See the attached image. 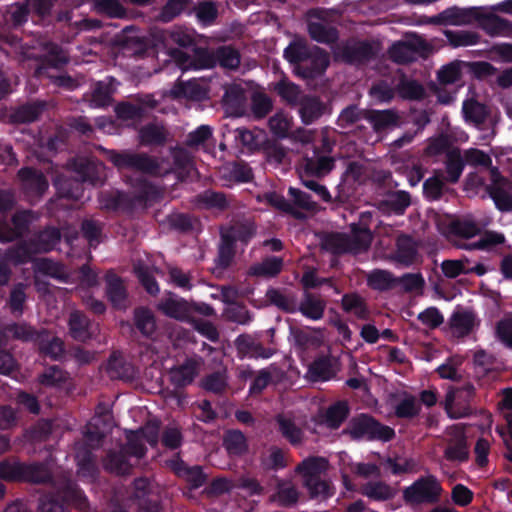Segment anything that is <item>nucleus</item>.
<instances>
[{"label":"nucleus","mask_w":512,"mask_h":512,"mask_svg":"<svg viewBox=\"0 0 512 512\" xmlns=\"http://www.w3.org/2000/svg\"><path fill=\"white\" fill-rule=\"evenodd\" d=\"M109 159L118 168H131L153 175H162L168 172V170L162 171L159 164L145 154L111 151Z\"/></svg>","instance_id":"9"},{"label":"nucleus","mask_w":512,"mask_h":512,"mask_svg":"<svg viewBox=\"0 0 512 512\" xmlns=\"http://www.w3.org/2000/svg\"><path fill=\"white\" fill-rule=\"evenodd\" d=\"M134 272L149 294L155 295L159 292V286L154 279L153 270L150 267L138 262L134 264Z\"/></svg>","instance_id":"52"},{"label":"nucleus","mask_w":512,"mask_h":512,"mask_svg":"<svg viewBox=\"0 0 512 512\" xmlns=\"http://www.w3.org/2000/svg\"><path fill=\"white\" fill-rule=\"evenodd\" d=\"M479 27L491 37H511L512 22L494 12L476 15Z\"/></svg>","instance_id":"13"},{"label":"nucleus","mask_w":512,"mask_h":512,"mask_svg":"<svg viewBox=\"0 0 512 512\" xmlns=\"http://www.w3.org/2000/svg\"><path fill=\"white\" fill-rule=\"evenodd\" d=\"M337 369L333 362L327 357H321L316 359L309 366L307 377L309 380L327 381L336 375Z\"/></svg>","instance_id":"23"},{"label":"nucleus","mask_w":512,"mask_h":512,"mask_svg":"<svg viewBox=\"0 0 512 512\" xmlns=\"http://www.w3.org/2000/svg\"><path fill=\"white\" fill-rule=\"evenodd\" d=\"M106 294L112 305L117 309H126L129 306L128 294L123 280L113 271L105 275Z\"/></svg>","instance_id":"14"},{"label":"nucleus","mask_w":512,"mask_h":512,"mask_svg":"<svg viewBox=\"0 0 512 512\" xmlns=\"http://www.w3.org/2000/svg\"><path fill=\"white\" fill-rule=\"evenodd\" d=\"M430 52L431 45L422 37L413 35L405 41L393 44L389 49V57L395 63L407 64L418 57H426Z\"/></svg>","instance_id":"7"},{"label":"nucleus","mask_w":512,"mask_h":512,"mask_svg":"<svg viewBox=\"0 0 512 512\" xmlns=\"http://www.w3.org/2000/svg\"><path fill=\"white\" fill-rule=\"evenodd\" d=\"M73 167L81 181H90L92 183H96L100 180L97 174L103 169L102 164H96L86 159H78L73 164Z\"/></svg>","instance_id":"37"},{"label":"nucleus","mask_w":512,"mask_h":512,"mask_svg":"<svg viewBox=\"0 0 512 512\" xmlns=\"http://www.w3.org/2000/svg\"><path fill=\"white\" fill-rule=\"evenodd\" d=\"M361 493L375 500H388L394 496V490L384 482H369L361 488Z\"/></svg>","instance_id":"47"},{"label":"nucleus","mask_w":512,"mask_h":512,"mask_svg":"<svg viewBox=\"0 0 512 512\" xmlns=\"http://www.w3.org/2000/svg\"><path fill=\"white\" fill-rule=\"evenodd\" d=\"M449 436L445 449V458L449 461H465L468 459L466 436L460 425H454L447 430Z\"/></svg>","instance_id":"12"},{"label":"nucleus","mask_w":512,"mask_h":512,"mask_svg":"<svg viewBox=\"0 0 512 512\" xmlns=\"http://www.w3.org/2000/svg\"><path fill=\"white\" fill-rule=\"evenodd\" d=\"M491 184L487 190L496 206L502 211L512 210V182L503 178L496 168L489 169Z\"/></svg>","instance_id":"11"},{"label":"nucleus","mask_w":512,"mask_h":512,"mask_svg":"<svg viewBox=\"0 0 512 512\" xmlns=\"http://www.w3.org/2000/svg\"><path fill=\"white\" fill-rule=\"evenodd\" d=\"M300 106V115L305 124L312 123L323 114L324 106L317 98L304 97Z\"/></svg>","instance_id":"35"},{"label":"nucleus","mask_w":512,"mask_h":512,"mask_svg":"<svg viewBox=\"0 0 512 512\" xmlns=\"http://www.w3.org/2000/svg\"><path fill=\"white\" fill-rule=\"evenodd\" d=\"M334 158L329 156H317L304 160V172L307 175L323 177L334 168Z\"/></svg>","instance_id":"28"},{"label":"nucleus","mask_w":512,"mask_h":512,"mask_svg":"<svg viewBox=\"0 0 512 512\" xmlns=\"http://www.w3.org/2000/svg\"><path fill=\"white\" fill-rule=\"evenodd\" d=\"M166 130L162 126L148 125L140 131V141L142 144H162L166 140Z\"/></svg>","instance_id":"57"},{"label":"nucleus","mask_w":512,"mask_h":512,"mask_svg":"<svg viewBox=\"0 0 512 512\" xmlns=\"http://www.w3.org/2000/svg\"><path fill=\"white\" fill-rule=\"evenodd\" d=\"M474 18L476 16L473 10L452 7L429 18L425 23L464 26L471 24Z\"/></svg>","instance_id":"15"},{"label":"nucleus","mask_w":512,"mask_h":512,"mask_svg":"<svg viewBox=\"0 0 512 512\" xmlns=\"http://www.w3.org/2000/svg\"><path fill=\"white\" fill-rule=\"evenodd\" d=\"M224 446L231 455H242L248 449L245 436L242 432L237 430L226 433L224 437Z\"/></svg>","instance_id":"48"},{"label":"nucleus","mask_w":512,"mask_h":512,"mask_svg":"<svg viewBox=\"0 0 512 512\" xmlns=\"http://www.w3.org/2000/svg\"><path fill=\"white\" fill-rule=\"evenodd\" d=\"M275 90L285 102L292 106L300 104L304 98L299 87L287 80L277 83Z\"/></svg>","instance_id":"41"},{"label":"nucleus","mask_w":512,"mask_h":512,"mask_svg":"<svg viewBox=\"0 0 512 512\" xmlns=\"http://www.w3.org/2000/svg\"><path fill=\"white\" fill-rule=\"evenodd\" d=\"M136 327L143 335L151 336L156 330V322L152 312L146 308H137L134 311Z\"/></svg>","instance_id":"46"},{"label":"nucleus","mask_w":512,"mask_h":512,"mask_svg":"<svg viewBox=\"0 0 512 512\" xmlns=\"http://www.w3.org/2000/svg\"><path fill=\"white\" fill-rule=\"evenodd\" d=\"M309 34L317 42L331 43L337 39V31L322 22L309 23Z\"/></svg>","instance_id":"49"},{"label":"nucleus","mask_w":512,"mask_h":512,"mask_svg":"<svg viewBox=\"0 0 512 512\" xmlns=\"http://www.w3.org/2000/svg\"><path fill=\"white\" fill-rule=\"evenodd\" d=\"M50 478V473L46 466L42 464H25L23 481L42 483Z\"/></svg>","instance_id":"62"},{"label":"nucleus","mask_w":512,"mask_h":512,"mask_svg":"<svg viewBox=\"0 0 512 512\" xmlns=\"http://www.w3.org/2000/svg\"><path fill=\"white\" fill-rule=\"evenodd\" d=\"M36 217L30 211L18 212L13 216L12 223L13 228H9L0 223V240L11 241L14 238L20 236L27 228L28 225Z\"/></svg>","instance_id":"19"},{"label":"nucleus","mask_w":512,"mask_h":512,"mask_svg":"<svg viewBox=\"0 0 512 512\" xmlns=\"http://www.w3.org/2000/svg\"><path fill=\"white\" fill-rule=\"evenodd\" d=\"M18 175L25 193L31 200L41 196L48 188L47 180L37 171L24 168L19 171Z\"/></svg>","instance_id":"16"},{"label":"nucleus","mask_w":512,"mask_h":512,"mask_svg":"<svg viewBox=\"0 0 512 512\" xmlns=\"http://www.w3.org/2000/svg\"><path fill=\"white\" fill-rule=\"evenodd\" d=\"M366 280L370 288L379 291L392 289L398 284V278L392 272L384 269L372 270L367 274Z\"/></svg>","instance_id":"24"},{"label":"nucleus","mask_w":512,"mask_h":512,"mask_svg":"<svg viewBox=\"0 0 512 512\" xmlns=\"http://www.w3.org/2000/svg\"><path fill=\"white\" fill-rule=\"evenodd\" d=\"M372 54V47L364 42L349 45L344 48V59L348 62L362 61Z\"/></svg>","instance_id":"60"},{"label":"nucleus","mask_w":512,"mask_h":512,"mask_svg":"<svg viewBox=\"0 0 512 512\" xmlns=\"http://www.w3.org/2000/svg\"><path fill=\"white\" fill-rule=\"evenodd\" d=\"M478 325L476 315L471 311H457L450 319V329L457 337L470 334Z\"/></svg>","instance_id":"20"},{"label":"nucleus","mask_w":512,"mask_h":512,"mask_svg":"<svg viewBox=\"0 0 512 512\" xmlns=\"http://www.w3.org/2000/svg\"><path fill=\"white\" fill-rule=\"evenodd\" d=\"M378 237L375 250L382 259L404 267L420 261L418 244L411 236L401 233L391 225L382 224Z\"/></svg>","instance_id":"1"},{"label":"nucleus","mask_w":512,"mask_h":512,"mask_svg":"<svg viewBox=\"0 0 512 512\" xmlns=\"http://www.w3.org/2000/svg\"><path fill=\"white\" fill-rule=\"evenodd\" d=\"M176 97H185L192 100L202 99L206 92L202 85L196 80L179 82L173 89Z\"/></svg>","instance_id":"45"},{"label":"nucleus","mask_w":512,"mask_h":512,"mask_svg":"<svg viewBox=\"0 0 512 512\" xmlns=\"http://www.w3.org/2000/svg\"><path fill=\"white\" fill-rule=\"evenodd\" d=\"M452 145V138L448 135L441 134L435 138H431L428 141V145L425 149V154L428 156H437L444 152L450 151Z\"/></svg>","instance_id":"64"},{"label":"nucleus","mask_w":512,"mask_h":512,"mask_svg":"<svg viewBox=\"0 0 512 512\" xmlns=\"http://www.w3.org/2000/svg\"><path fill=\"white\" fill-rule=\"evenodd\" d=\"M61 233L56 228H49L42 231L36 243L22 244L14 249L8 250L5 260L14 264L25 263L32 259V256L40 252H48L60 241Z\"/></svg>","instance_id":"4"},{"label":"nucleus","mask_w":512,"mask_h":512,"mask_svg":"<svg viewBox=\"0 0 512 512\" xmlns=\"http://www.w3.org/2000/svg\"><path fill=\"white\" fill-rule=\"evenodd\" d=\"M270 131L279 138H285L289 136V132L293 126V118L283 112L278 111L268 121Z\"/></svg>","instance_id":"34"},{"label":"nucleus","mask_w":512,"mask_h":512,"mask_svg":"<svg viewBox=\"0 0 512 512\" xmlns=\"http://www.w3.org/2000/svg\"><path fill=\"white\" fill-rule=\"evenodd\" d=\"M462 110L466 121L476 125L482 124L488 115L486 107L473 99L464 101Z\"/></svg>","instance_id":"44"},{"label":"nucleus","mask_w":512,"mask_h":512,"mask_svg":"<svg viewBox=\"0 0 512 512\" xmlns=\"http://www.w3.org/2000/svg\"><path fill=\"white\" fill-rule=\"evenodd\" d=\"M60 497L66 502L73 504L79 510H85L88 506L86 497L72 482L66 483L60 492Z\"/></svg>","instance_id":"54"},{"label":"nucleus","mask_w":512,"mask_h":512,"mask_svg":"<svg viewBox=\"0 0 512 512\" xmlns=\"http://www.w3.org/2000/svg\"><path fill=\"white\" fill-rule=\"evenodd\" d=\"M200 359H188L182 365L171 370V380L178 386L190 384L200 371Z\"/></svg>","instance_id":"21"},{"label":"nucleus","mask_w":512,"mask_h":512,"mask_svg":"<svg viewBox=\"0 0 512 512\" xmlns=\"http://www.w3.org/2000/svg\"><path fill=\"white\" fill-rule=\"evenodd\" d=\"M371 213H363L358 224H351V235L343 233L328 234L323 238L322 247L333 254L361 253L367 251L372 243L369 228Z\"/></svg>","instance_id":"2"},{"label":"nucleus","mask_w":512,"mask_h":512,"mask_svg":"<svg viewBox=\"0 0 512 512\" xmlns=\"http://www.w3.org/2000/svg\"><path fill=\"white\" fill-rule=\"evenodd\" d=\"M214 58L221 67L232 70L237 69L241 61L239 52L230 46L218 48L214 52Z\"/></svg>","instance_id":"40"},{"label":"nucleus","mask_w":512,"mask_h":512,"mask_svg":"<svg viewBox=\"0 0 512 512\" xmlns=\"http://www.w3.org/2000/svg\"><path fill=\"white\" fill-rule=\"evenodd\" d=\"M107 370L111 378L130 379L133 377L132 366L125 363L121 356H111L107 364Z\"/></svg>","instance_id":"50"},{"label":"nucleus","mask_w":512,"mask_h":512,"mask_svg":"<svg viewBox=\"0 0 512 512\" xmlns=\"http://www.w3.org/2000/svg\"><path fill=\"white\" fill-rule=\"evenodd\" d=\"M327 470L328 461L323 457H308L295 468L310 497L319 499H327L334 493L330 482L322 478Z\"/></svg>","instance_id":"3"},{"label":"nucleus","mask_w":512,"mask_h":512,"mask_svg":"<svg viewBox=\"0 0 512 512\" xmlns=\"http://www.w3.org/2000/svg\"><path fill=\"white\" fill-rule=\"evenodd\" d=\"M288 193L291 197L290 203L294 205V208L297 209L298 212H312L316 209V203L311 199L309 194L293 187L289 188Z\"/></svg>","instance_id":"56"},{"label":"nucleus","mask_w":512,"mask_h":512,"mask_svg":"<svg viewBox=\"0 0 512 512\" xmlns=\"http://www.w3.org/2000/svg\"><path fill=\"white\" fill-rule=\"evenodd\" d=\"M160 431V422L158 420H149L142 428L137 431H131L127 434L129 452L137 459L145 455L146 449L142 439L155 446L158 442Z\"/></svg>","instance_id":"10"},{"label":"nucleus","mask_w":512,"mask_h":512,"mask_svg":"<svg viewBox=\"0 0 512 512\" xmlns=\"http://www.w3.org/2000/svg\"><path fill=\"white\" fill-rule=\"evenodd\" d=\"M442 486L433 475L419 478L403 492V498L410 504H433L439 501L442 494Z\"/></svg>","instance_id":"6"},{"label":"nucleus","mask_w":512,"mask_h":512,"mask_svg":"<svg viewBox=\"0 0 512 512\" xmlns=\"http://www.w3.org/2000/svg\"><path fill=\"white\" fill-rule=\"evenodd\" d=\"M421 410V405L416 396L411 394L402 395L395 405V414L399 418H414Z\"/></svg>","instance_id":"33"},{"label":"nucleus","mask_w":512,"mask_h":512,"mask_svg":"<svg viewBox=\"0 0 512 512\" xmlns=\"http://www.w3.org/2000/svg\"><path fill=\"white\" fill-rule=\"evenodd\" d=\"M504 241H505V238L502 234L497 233V232H486L476 242H473L469 245H462V244L456 243V245L459 248L468 249V250H473V249L483 250V249L491 248L498 244H502Z\"/></svg>","instance_id":"55"},{"label":"nucleus","mask_w":512,"mask_h":512,"mask_svg":"<svg viewBox=\"0 0 512 512\" xmlns=\"http://www.w3.org/2000/svg\"><path fill=\"white\" fill-rule=\"evenodd\" d=\"M468 264L469 259L466 257L457 260H444L441 263V270L445 277L453 279L461 274H468Z\"/></svg>","instance_id":"58"},{"label":"nucleus","mask_w":512,"mask_h":512,"mask_svg":"<svg viewBox=\"0 0 512 512\" xmlns=\"http://www.w3.org/2000/svg\"><path fill=\"white\" fill-rule=\"evenodd\" d=\"M475 389L472 385L450 387L445 395L443 407L449 417L459 419L471 413V401Z\"/></svg>","instance_id":"8"},{"label":"nucleus","mask_w":512,"mask_h":512,"mask_svg":"<svg viewBox=\"0 0 512 512\" xmlns=\"http://www.w3.org/2000/svg\"><path fill=\"white\" fill-rule=\"evenodd\" d=\"M0 333L6 339L13 338L23 341L36 340L42 336L41 333L36 332L32 327L26 324L6 326Z\"/></svg>","instance_id":"36"},{"label":"nucleus","mask_w":512,"mask_h":512,"mask_svg":"<svg viewBox=\"0 0 512 512\" xmlns=\"http://www.w3.org/2000/svg\"><path fill=\"white\" fill-rule=\"evenodd\" d=\"M254 234L250 225L236 224L226 233L222 234L223 240L229 245L233 241L247 242Z\"/></svg>","instance_id":"61"},{"label":"nucleus","mask_w":512,"mask_h":512,"mask_svg":"<svg viewBox=\"0 0 512 512\" xmlns=\"http://www.w3.org/2000/svg\"><path fill=\"white\" fill-rule=\"evenodd\" d=\"M127 455L133 456L129 452L128 444L126 445V448L120 452L108 454L104 464L105 468L116 474L128 473L132 465L127 461Z\"/></svg>","instance_id":"32"},{"label":"nucleus","mask_w":512,"mask_h":512,"mask_svg":"<svg viewBox=\"0 0 512 512\" xmlns=\"http://www.w3.org/2000/svg\"><path fill=\"white\" fill-rule=\"evenodd\" d=\"M349 414V407L345 401H338L329 406L324 414V423L331 429H337Z\"/></svg>","instance_id":"29"},{"label":"nucleus","mask_w":512,"mask_h":512,"mask_svg":"<svg viewBox=\"0 0 512 512\" xmlns=\"http://www.w3.org/2000/svg\"><path fill=\"white\" fill-rule=\"evenodd\" d=\"M325 302L320 298L307 294L300 304V311L308 318L318 320L323 317Z\"/></svg>","instance_id":"43"},{"label":"nucleus","mask_w":512,"mask_h":512,"mask_svg":"<svg viewBox=\"0 0 512 512\" xmlns=\"http://www.w3.org/2000/svg\"><path fill=\"white\" fill-rule=\"evenodd\" d=\"M446 171L450 182L455 183L458 181L463 171V161L459 149H451L448 151Z\"/></svg>","instance_id":"51"},{"label":"nucleus","mask_w":512,"mask_h":512,"mask_svg":"<svg viewBox=\"0 0 512 512\" xmlns=\"http://www.w3.org/2000/svg\"><path fill=\"white\" fill-rule=\"evenodd\" d=\"M344 433L349 434L353 439H369L389 441L395 436V432L389 426L377 422L372 417L362 414L353 418Z\"/></svg>","instance_id":"5"},{"label":"nucleus","mask_w":512,"mask_h":512,"mask_svg":"<svg viewBox=\"0 0 512 512\" xmlns=\"http://www.w3.org/2000/svg\"><path fill=\"white\" fill-rule=\"evenodd\" d=\"M168 465L178 477L183 478L192 488H198L206 481V476L199 466L189 467L179 458L170 460Z\"/></svg>","instance_id":"17"},{"label":"nucleus","mask_w":512,"mask_h":512,"mask_svg":"<svg viewBox=\"0 0 512 512\" xmlns=\"http://www.w3.org/2000/svg\"><path fill=\"white\" fill-rule=\"evenodd\" d=\"M299 492L296 486L288 480H278L276 492L272 495L271 500L282 506H291L298 502Z\"/></svg>","instance_id":"25"},{"label":"nucleus","mask_w":512,"mask_h":512,"mask_svg":"<svg viewBox=\"0 0 512 512\" xmlns=\"http://www.w3.org/2000/svg\"><path fill=\"white\" fill-rule=\"evenodd\" d=\"M283 266L282 259L279 257H269L261 263L255 264L250 268V274L263 277H273L277 275Z\"/></svg>","instance_id":"42"},{"label":"nucleus","mask_w":512,"mask_h":512,"mask_svg":"<svg viewBox=\"0 0 512 512\" xmlns=\"http://www.w3.org/2000/svg\"><path fill=\"white\" fill-rule=\"evenodd\" d=\"M496 337L508 348L512 349V315L507 314L495 325Z\"/></svg>","instance_id":"63"},{"label":"nucleus","mask_w":512,"mask_h":512,"mask_svg":"<svg viewBox=\"0 0 512 512\" xmlns=\"http://www.w3.org/2000/svg\"><path fill=\"white\" fill-rule=\"evenodd\" d=\"M480 233L479 225L470 219L452 220L448 225L447 236L460 238H473Z\"/></svg>","instance_id":"27"},{"label":"nucleus","mask_w":512,"mask_h":512,"mask_svg":"<svg viewBox=\"0 0 512 512\" xmlns=\"http://www.w3.org/2000/svg\"><path fill=\"white\" fill-rule=\"evenodd\" d=\"M25 464L16 460L0 462V478L6 481H23Z\"/></svg>","instance_id":"53"},{"label":"nucleus","mask_w":512,"mask_h":512,"mask_svg":"<svg viewBox=\"0 0 512 512\" xmlns=\"http://www.w3.org/2000/svg\"><path fill=\"white\" fill-rule=\"evenodd\" d=\"M342 308L358 319H367L370 311L365 299L357 293L345 294L342 298Z\"/></svg>","instance_id":"26"},{"label":"nucleus","mask_w":512,"mask_h":512,"mask_svg":"<svg viewBox=\"0 0 512 512\" xmlns=\"http://www.w3.org/2000/svg\"><path fill=\"white\" fill-rule=\"evenodd\" d=\"M263 199L274 208L291 214L296 218H302L304 216L303 213L298 212V210L294 208V205L277 193H267L263 196Z\"/></svg>","instance_id":"59"},{"label":"nucleus","mask_w":512,"mask_h":512,"mask_svg":"<svg viewBox=\"0 0 512 512\" xmlns=\"http://www.w3.org/2000/svg\"><path fill=\"white\" fill-rule=\"evenodd\" d=\"M363 119L372 125L375 132L399 125V116L394 110H364Z\"/></svg>","instance_id":"18"},{"label":"nucleus","mask_w":512,"mask_h":512,"mask_svg":"<svg viewBox=\"0 0 512 512\" xmlns=\"http://www.w3.org/2000/svg\"><path fill=\"white\" fill-rule=\"evenodd\" d=\"M444 35L449 44L455 48L476 45L479 43L481 38L478 32L471 30H446Z\"/></svg>","instance_id":"30"},{"label":"nucleus","mask_w":512,"mask_h":512,"mask_svg":"<svg viewBox=\"0 0 512 512\" xmlns=\"http://www.w3.org/2000/svg\"><path fill=\"white\" fill-rule=\"evenodd\" d=\"M89 321L87 317L79 311L70 314L69 329L70 334L76 340L84 341L89 338Z\"/></svg>","instance_id":"38"},{"label":"nucleus","mask_w":512,"mask_h":512,"mask_svg":"<svg viewBox=\"0 0 512 512\" xmlns=\"http://www.w3.org/2000/svg\"><path fill=\"white\" fill-rule=\"evenodd\" d=\"M158 309L165 315L178 320H184L189 317L188 304L183 300L173 298L162 300L158 304Z\"/></svg>","instance_id":"31"},{"label":"nucleus","mask_w":512,"mask_h":512,"mask_svg":"<svg viewBox=\"0 0 512 512\" xmlns=\"http://www.w3.org/2000/svg\"><path fill=\"white\" fill-rule=\"evenodd\" d=\"M276 421L282 435L293 445L300 444L303 439V432L289 417L278 415Z\"/></svg>","instance_id":"39"},{"label":"nucleus","mask_w":512,"mask_h":512,"mask_svg":"<svg viewBox=\"0 0 512 512\" xmlns=\"http://www.w3.org/2000/svg\"><path fill=\"white\" fill-rule=\"evenodd\" d=\"M411 204V196L406 191H396L388 194L379 204V208L385 213L401 215Z\"/></svg>","instance_id":"22"}]
</instances>
